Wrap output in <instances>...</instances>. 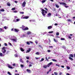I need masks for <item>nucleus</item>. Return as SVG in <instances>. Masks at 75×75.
I'll list each match as a JSON object with an SVG mask.
<instances>
[{
	"instance_id": "obj_1",
	"label": "nucleus",
	"mask_w": 75,
	"mask_h": 75,
	"mask_svg": "<svg viewBox=\"0 0 75 75\" xmlns=\"http://www.w3.org/2000/svg\"><path fill=\"white\" fill-rule=\"evenodd\" d=\"M42 12L41 13L43 16H45L46 15V14L44 13V11H45V13H47V11H45V10L43 9H42Z\"/></svg>"
},
{
	"instance_id": "obj_2",
	"label": "nucleus",
	"mask_w": 75,
	"mask_h": 75,
	"mask_svg": "<svg viewBox=\"0 0 75 75\" xmlns=\"http://www.w3.org/2000/svg\"><path fill=\"white\" fill-rule=\"evenodd\" d=\"M6 49V47H3L1 50V51L4 54V53H6V50L5 49Z\"/></svg>"
},
{
	"instance_id": "obj_3",
	"label": "nucleus",
	"mask_w": 75,
	"mask_h": 75,
	"mask_svg": "<svg viewBox=\"0 0 75 75\" xmlns=\"http://www.w3.org/2000/svg\"><path fill=\"white\" fill-rule=\"evenodd\" d=\"M60 4H62V5H64V6L65 7V8H67V7H69V6H67V4L65 3L64 2H62L61 3H60Z\"/></svg>"
},
{
	"instance_id": "obj_4",
	"label": "nucleus",
	"mask_w": 75,
	"mask_h": 75,
	"mask_svg": "<svg viewBox=\"0 0 75 75\" xmlns=\"http://www.w3.org/2000/svg\"><path fill=\"white\" fill-rule=\"evenodd\" d=\"M26 4V2L25 1H24L22 4V7H23L25 6V4Z\"/></svg>"
},
{
	"instance_id": "obj_5",
	"label": "nucleus",
	"mask_w": 75,
	"mask_h": 75,
	"mask_svg": "<svg viewBox=\"0 0 75 75\" xmlns=\"http://www.w3.org/2000/svg\"><path fill=\"white\" fill-rule=\"evenodd\" d=\"M26 71L28 73H31V70L29 69H27L26 70Z\"/></svg>"
},
{
	"instance_id": "obj_6",
	"label": "nucleus",
	"mask_w": 75,
	"mask_h": 75,
	"mask_svg": "<svg viewBox=\"0 0 75 75\" xmlns=\"http://www.w3.org/2000/svg\"><path fill=\"white\" fill-rule=\"evenodd\" d=\"M31 51V48H29L28 50H27V51L26 52V53H28V52H30Z\"/></svg>"
},
{
	"instance_id": "obj_7",
	"label": "nucleus",
	"mask_w": 75,
	"mask_h": 75,
	"mask_svg": "<svg viewBox=\"0 0 75 75\" xmlns=\"http://www.w3.org/2000/svg\"><path fill=\"white\" fill-rule=\"evenodd\" d=\"M14 31L16 33H17V32H18V31H19V30L17 29H14Z\"/></svg>"
},
{
	"instance_id": "obj_8",
	"label": "nucleus",
	"mask_w": 75,
	"mask_h": 75,
	"mask_svg": "<svg viewBox=\"0 0 75 75\" xmlns=\"http://www.w3.org/2000/svg\"><path fill=\"white\" fill-rule=\"evenodd\" d=\"M5 55H6L5 54H3L1 53H0V56H1V57H4Z\"/></svg>"
},
{
	"instance_id": "obj_9",
	"label": "nucleus",
	"mask_w": 75,
	"mask_h": 75,
	"mask_svg": "<svg viewBox=\"0 0 75 75\" xmlns=\"http://www.w3.org/2000/svg\"><path fill=\"white\" fill-rule=\"evenodd\" d=\"M29 18V16H25L23 18V19H28Z\"/></svg>"
},
{
	"instance_id": "obj_10",
	"label": "nucleus",
	"mask_w": 75,
	"mask_h": 75,
	"mask_svg": "<svg viewBox=\"0 0 75 75\" xmlns=\"http://www.w3.org/2000/svg\"><path fill=\"white\" fill-rule=\"evenodd\" d=\"M52 28V26H50L48 27L47 28L48 29H49V30H50V29H51V28Z\"/></svg>"
},
{
	"instance_id": "obj_11",
	"label": "nucleus",
	"mask_w": 75,
	"mask_h": 75,
	"mask_svg": "<svg viewBox=\"0 0 75 75\" xmlns=\"http://www.w3.org/2000/svg\"><path fill=\"white\" fill-rule=\"evenodd\" d=\"M28 27H26L24 29L22 28L23 30H28Z\"/></svg>"
},
{
	"instance_id": "obj_12",
	"label": "nucleus",
	"mask_w": 75,
	"mask_h": 75,
	"mask_svg": "<svg viewBox=\"0 0 75 75\" xmlns=\"http://www.w3.org/2000/svg\"><path fill=\"white\" fill-rule=\"evenodd\" d=\"M11 40H13V41H14L15 42H17V38H16L15 39H12Z\"/></svg>"
},
{
	"instance_id": "obj_13",
	"label": "nucleus",
	"mask_w": 75,
	"mask_h": 75,
	"mask_svg": "<svg viewBox=\"0 0 75 75\" xmlns=\"http://www.w3.org/2000/svg\"><path fill=\"white\" fill-rule=\"evenodd\" d=\"M4 30H3L1 28H0V32H4Z\"/></svg>"
},
{
	"instance_id": "obj_14",
	"label": "nucleus",
	"mask_w": 75,
	"mask_h": 75,
	"mask_svg": "<svg viewBox=\"0 0 75 75\" xmlns=\"http://www.w3.org/2000/svg\"><path fill=\"white\" fill-rule=\"evenodd\" d=\"M69 59L71 60V61H74V59H73V58H71V57H69Z\"/></svg>"
},
{
	"instance_id": "obj_15",
	"label": "nucleus",
	"mask_w": 75,
	"mask_h": 75,
	"mask_svg": "<svg viewBox=\"0 0 75 75\" xmlns=\"http://www.w3.org/2000/svg\"><path fill=\"white\" fill-rule=\"evenodd\" d=\"M70 57H71L72 58L74 57V55L72 54H71L69 55Z\"/></svg>"
},
{
	"instance_id": "obj_16",
	"label": "nucleus",
	"mask_w": 75,
	"mask_h": 75,
	"mask_svg": "<svg viewBox=\"0 0 75 75\" xmlns=\"http://www.w3.org/2000/svg\"><path fill=\"white\" fill-rule=\"evenodd\" d=\"M31 34V32L28 31L27 32V35H29V34Z\"/></svg>"
},
{
	"instance_id": "obj_17",
	"label": "nucleus",
	"mask_w": 75,
	"mask_h": 75,
	"mask_svg": "<svg viewBox=\"0 0 75 75\" xmlns=\"http://www.w3.org/2000/svg\"><path fill=\"white\" fill-rule=\"evenodd\" d=\"M46 61H48V60L49 59H51V58L50 57H49L48 58V59H47V57H46Z\"/></svg>"
},
{
	"instance_id": "obj_18",
	"label": "nucleus",
	"mask_w": 75,
	"mask_h": 75,
	"mask_svg": "<svg viewBox=\"0 0 75 75\" xmlns=\"http://www.w3.org/2000/svg\"><path fill=\"white\" fill-rule=\"evenodd\" d=\"M20 50L21 51H22V52H23V51H24V50L22 48V47H21L20 49Z\"/></svg>"
},
{
	"instance_id": "obj_19",
	"label": "nucleus",
	"mask_w": 75,
	"mask_h": 75,
	"mask_svg": "<svg viewBox=\"0 0 75 75\" xmlns=\"http://www.w3.org/2000/svg\"><path fill=\"white\" fill-rule=\"evenodd\" d=\"M52 61H54V62H57V60H55V59H52Z\"/></svg>"
},
{
	"instance_id": "obj_20",
	"label": "nucleus",
	"mask_w": 75,
	"mask_h": 75,
	"mask_svg": "<svg viewBox=\"0 0 75 75\" xmlns=\"http://www.w3.org/2000/svg\"><path fill=\"white\" fill-rule=\"evenodd\" d=\"M47 67L48 66H47V65L46 66V65H45L43 66V68H47Z\"/></svg>"
},
{
	"instance_id": "obj_21",
	"label": "nucleus",
	"mask_w": 75,
	"mask_h": 75,
	"mask_svg": "<svg viewBox=\"0 0 75 75\" xmlns=\"http://www.w3.org/2000/svg\"><path fill=\"white\" fill-rule=\"evenodd\" d=\"M56 7L57 8H59V5H58V4H55Z\"/></svg>"
},
{
	"instance_id": "obj_22",
	"label": "nucleus",
	"mask_w": 75,
	"mask_h": 75,
	"mask_svg": "<svg viewBox=\"0 0 75 75\" xmlns=\"http://www.w3.org/2000/svg\"><path fill=\"white\" fill-rule=\"evenodd\" d=\"M7 5L8 6H11V4H10L9 2L7 3Z\"/></svg>"
},
{
	"instance_id": "obj_23",
	"label": "nucleus",
	"mask_w": 75,
	"mask_h": 75,
	"mask_svg": "<svg viewBox=\"0 0 75 75\" xmlns=\"http://www.w3.org/2000/svg\"><path fill=\"white\" fill-rule=\"evenodd\" d=\"M67 21L68 22H71L72 21H71V20L70 19H67Z\"/></svg>"
},
{
	"instance_id": "obj_24",
	"label": "nucleus",
	"mask_w": 75,
	"mask_h": 75,
	"mask_svg": "<svg viewBox=\"0 0 75 75\" xmlns=\"http://www.w3.org/2000/svg\"><path fill=\"white\" fill-rule=\"evenodd\" d=\"M8 67L9 68H11V69H13V67H12L10 66H8Z\"/></svg>"
},
{
	"instance_id": "obj_25",
	"label": "nucleus",
	"mask_w": 75,
	"mask_h": 75,
	"mask_svg": "<svg viewBox=\"0 0 75 75\" xmlns=\"http://www.w3.org/2000/svg\"><path fill=\"white\" fill-rule=\"evenodd\" d=\"M54 74L55 75H58V73L56 72H54Z\"/></svg>"
},
{
	"instance_id": "obj_26",
	"label": "nucleus",
	"mask_w": 75,
	"mask_h": 75,
	"mask_svg": "<svg viewBox=\"0 0 75 75\" xmlns=\"http://www.w3.org/2000/svg\"><path fill=\"white\" fill-rule=\"evenodd\" d=\"M56 35L57 36L59 35V33L58 32L57 33Z\"/></svg>"
},
{
	"instance_id": "obj_27",
	"label": "nucleus",
	"mask_w": 75,
	"mask_h": 75,
	"mask_svg": "<svg viewBox=\"0 0 75 75\" xmlns=\"http://www.w3.org/2000/svg\"><path fill=\"white\" fill-rule=\"evenodd\" d=\"M45 1H46L45 0H43L42 1V3H45Z\"/></svg>"
},
{
	"instance_id": "obj_28",
	"label": "nucleus",
	"mask_w": 75,
	"mask_h": 75,
	"mask_svg": "<svg viewBox=\"0 0 75 75\" xmlns=\"http://www.w3.org/2000/svg\"><path fill=\"white\" fill-rule=\"evenodd\" d=\"M60 40H65V38H61V39H60Z\"/></svg>"
},
{
	"instance_id": "obj_29",
	"label": "nucleus",
	"mask_w": 75,
	"mask_h": 75,
	"mask_svg": "<svg viewBox=\"0 0 75 75\" xmlns=\"http://www.w3.org/2000/svg\"><path fill=\"white\" fill-rule=\"evenodd\" d=\"M8 74L9 75H11V73H10V72H9V71L8 72Z\"/></svg>"
},
{
	"instance_id": "obj_30",
	"label": "nucleus",
	"mask_w": 75,
	"mask_h": 75,
	"mask_svg": "<svg viewBox=\"0 0 75 75\" xmlns=\"http://www.w3.org/2000/svg\"><path fill=\"white\" fill-rule=\"evenodd\" d=\"M1 11H4V9H2L0 10Z\"/></svg>"
},
{
	"instance_id": "obj_31",
	"label": "nucleus",
	"mask_w": 75,
	"mask_h": 75,
	"mask_svg": "<svg viewBox=\"0 0 75 75\" xmlns=\"http://www.w3.org/2000/svg\"><path fill=\"white\" fill-rule=\"evenodd\" d=\"M26 44H28V45H30V42H26Z\"/></svg>"
},
{
	"instance_id": "obj_32",
	"label": "nucleus",
	"mask_w": 75,
	"mask_h": 75,
	"mask_svg": "<svg viewBox=\"0 0 75 75\" xmlns=\"http://www.w3.org/2000/svg\"><path fill=\"white\" fill-rule=\"evenodd\" d=\"M54 33V32L53 31H52L49 32H48V33Z\"/></svg>"
},
{
	"instance_id": "obj_33",
	"label": "nucleus",
	"mask_w": 75,
	"mask_h": 75,
	"mask_svg": "<svg viewBox=\"0 0 75 75\" xmlns=\"http://www.w3.org/2000/svg\"><path fill=\"white\" fill-rule=\"evenodd\" d=\"M48 16H51V13H49L48 14Z\"/></svg>"
},
{
	"instance_id": "obj_34",
	"label": "nucleus",
	"mask_w": 75,
	"mask_h": 75,
	"mask_svg": "<svg viewBox=\"0 0 75 75\" xmlns=\"http://www.w3.org/2000/svg\"><path fill=\"white\" fill-rule=\"evenodd\" d=\"M54 41L55 42H57V41L55 39H54Z\"/></svg>"
},
{
	"instance_id": "obj_35",
	"label": "nucleus",
	"mask_w": 75,
	"mask_h": 75,
	"mask_svg": "<svg viewBox=\"0 0 75 75\" xmlns=\"http://www.w3.org/2000/svg\"><path fill=\"white\" fill-rule=\"evenodd\" d=\"M36 55H39L40 53H39V52H37L36 53Z\"/></svg>"
},
{
	"instance_id": "obj_36",
	"label": "nucleus",
	"mask_w": 75,
	"mask_h": 75,
	"mask_svg": "<svg viewBox=\"0 0 75 75\" xmlns=\"http://www.w3.org/2000/svg\"><path fill=\"white\" fill-rule=\"evenodd\" d=\"M67 68L68 69H70V67L69 66L67 67Z\"/></svg>"
},
{
	"instance_id": "obj_37",
	"label": "nucleus",
	"mask_w": 75,
	"mask_h": 75,
	"mask_svg": "<svg viewBox=\"0 0 75 75\" xmlns=\"http://www.w3.org/2000/svg\"><path fill=\"white\" fill-rule=\"evenodd\" d=\"M35 43L36 44H38V41H37V40H35Z\"/></svg>"
},
{
	"instance_id": "obj_38",
	"label": "nucleus",
	"mask_w": 75,
	"mask_h": 75,
	"mask_svg": "<svg viewBox=\"0 0 75 75\" xmlns=\"http://www.w3.org/2000/svg\"><path fill=\"white\" fill-rule=\"evenodd\" d=\"M44 60V58H42L41 59V60H40V61H42Z\"/></svg>"
},
{
	"instance_id": "obj_39",
	"label": "nucleus",
	"mask_w": 75,
	"mask_h": 75,
	"mask_svg": "<svg viewBox=\"0 0 75 75\" xmlns=\"http://www.w3.org/2000/svg\"><path fill=\"white\" fill-rule=\"evenodd\" d=\"M11 10H16V8H12Z\"/></svg>"
},
{
	"instance_id": "obj_40",
	"label": "nucleus",
	"mask_w": 75,
	"mask_h": 75,
	"mask_svg": "<svg viewBox=\"0 0 75 75\" xmlns=\"http://www.w3.org/2000/svg\"><path fill=\"white\" fill-rule=\"evenodd\" d=\"M21 67H24V65H23V64H21Z\"/></svg>"
},
{
	"instance_id": "obj_41",
	"label": "nucleus",
	"mask_w": 75,
	"mask_h": 75,
	"mask_svg": "<svg viewBox=\"0 0 75 75\" xmlns=\"http://www.w3.org/2000/svg\"><path fill=\"white\" fill-rule=\"evenodd\" d=\"M56 66L58 67H59V65H58V64H56Z\"/></svg>"
},
{
	"instance_id": "obj_42",
	"label": "nucleus",
	"mask_w": 75,
	"mask_h": 75,
	"mask_svg": "<svg viewBox=\"0 0 75 75\" xmlns=\"http://www.w3.org/2000/svg\"><path fill=\"white\" fill-rule=\"evenodd\" d=\"M4 28H5V30H6V29H7V27L6 26H4Z\"/></svg>"
},
{
	"instance_id": "obj_43",
	"label": "nucleus",
	"mask_w": 75,
	"mask_h": 75,
	"mask_svg": "<svg viewBox=\"0 0 75 75\" xmlns=\"http://www.w3.org/2000/svg\"><path fill=\"white\" fill-rule=\"evenodd\" d=\"M50 64H49V63L47 64V67H50Z\"/></svg>"
},
{
	"instance_id": "obj_44",
	"label": "nucleus",
	"mask_w": 75,
	"mask_h": 75,
	"mask_svg": "<svg viewBox=\"0 0 75 75\" xmlns=\"http://www.w3.org/2000/svg\"><path fill=\"white\" fill-rule=\"evenodd\" d=\"M69 38H70V39H71L72 38V37H71V36H69L68 37Z\"/></svg>"
},
{
	"instance_id": "obj_45",
	"label": "nucleus",
	"mask_w": 75,
	"mask_h": 75,
	"mask_svg": "<svg viewBox=\"0 0 75 75\" xmlns=\"http://www.w3.org/2000/svg\"><path fill=\"white\" fill-rule=\"evenodd\" d=\"M20 61H21V62H22V63H23V60H22V59H21Z\"/></svg>"
},
{
	"instance_id": "obj_46",
	"label": "nucleus",
	"mask_w": 75,
	"mask_h": 75,
	"mask_svg": "<svg viewBox=\"0 0 75 75\" xmlns=\"http://www.w3.org/2000/svg\"><path fill=\"white\" fill-rule=\"evenodd\" d=\"M49 64H50V65H52V62H51L50 63H49Z\"/></svg>"
},
{
	"instance_id": "obj_47",
	"label": "nucleus",
	"mask_w": 75,
	"mask_h": 75,
	"mask_svg": "<svg viewBox=\"0 0 75 75\" xmlns=\"http://www.w3.org/2000/svg\"><path fill=\"white\" fill-rule=\"evenodd\" d=\"M9 52V51H7L6 52V54H8Z\"/></svg>"
},
{
	"instance_id": "obj_48",
	"label": "nucleus",
	"mask_w": 75,
	"mask_h": 75,
	"mask_svg": "<svg viewBox=\"0 0 75 75\" xmlns=\"http://www.w3.org/2000/svg\"><path fill=\"white\" fill-rule=\"evenodd\" d=\"M19 20H19V19H16V22H17V21H19Z\"/></svg>"
},
{
	"instance_id": "obj_49",
	"label": "nucleus",
	"mask_w": 75,
	"mask_h": 75,
	"mask_svg": "<svg viewBox=\"0 0 75 75\" xmlns=\"http://www.w3.org/2000/svg\"><path fill=\"white\" fill-rule=\"evenodd\" d=\"M5 46H7V44L6 43H4Z\"/></svg>"
},
{
	"instance_id": "obj_50",
	"label": "nucleus",
	"mask_w": 75,
	"mask_h": 75,
	"mask_svg": "<svg viewBox=\"0 0 75 75\" xmlns=\"http://www.w3.org/2000/svg\"><path fill=\"white\" fill-rule=\"evenodd\" d=\"M44 9H45V10H47V11H48V9H47V8H44Z\"/></svg>"
},
{
	"instance_id": "obj_51",
	"label": "nucleus",
	"mask_w": 75,
	"mask_h": 75,
	"mask_svg": "<svg viewBox=\"0 0 75 75\" xmlns=\"http://www.w3.org/2000/svg\"><path fill=\"white\" fill-rule=\"evenodd\" d=\"M39 47H40V48H42V46H41V45H38Z\"/></svg>"
},
{
	"instance_id": "obj_52",
	"label": "nucleus",
	"mask_w": 75,
	"mask_h": 75,
	"mask_svg": "<svg viewBox=\"0 0 75 75\" xmlns=\"http://www.w3.org/2000/svg\"><path fill=\"white\" fill-rule=\"evenodd\" d=\"M62 74V73L61 72H60L59 73V75H61Z\"/></svg>"
},
{
	"instance_id": "obj_53",
	"label": "nucleus",
	"mask_w": 75,
	"mask_h": 75,
	"mask_svg": "<svg viewBox=\"0 0 75 75\" xmlns=\"http://www.w3.org/2000/svg\"><path fill=\"white\" fill-rule=\"evenodd\" d=\"M21 14H24V12H20Z\"/></svg>"
},
{
	"instance_id": "obj_54",
	"label": "nucleus",
	"mask_w": 75,
	"mask_h": 75,
	"mask_svg": "<svg viewBox=\"0 0 75 75\" xmlns=\"http://www.w3.org/2000/svg\"><path fill=\"white\" fill-rule=\"evenodd\" d=\"M48 52H51V50H49L47 51Z\"/></svg>"
},
{
	"instance_id": "obj_55",
	"label": "nucleus",
	"mask_w": 75,
	"mask_h": 75,
	"mask_svg": "<svg viewBox=\"0 0 75 75\" xmlns=\"http://www.w3.org/2000/svg\"><path fill=\"white\" fill-rule=\"evenodd\" d=\"M26 59H29V57H26Z\"/></svg>"
},
{
	"instance_id": "obj_56",
	"label": "nucleus",
	"mask_w": 75,
	"mask_h": 75,
	"mask_svg": "<svg viewBox=\"0 0 75 75\" xmlns=\"http://www.w3.org/2000/svg\"><path fill=\"white\" fill-rule=\"evenodd\" d=\"M54 25H56V26L58 25V24L57 23L54 24Z\"/></svg>"
},
{
	"instance_id": "obj_57",
	"label": "nucleus",
	"mask_w": 75,
	"mask_h": 75,
	"mask_svg": "<svg viewBox=\"0 0 75 75\" xmlns=\"http://www.w3.org/2000/svg\"><path fill=\"white\" fill-rule=\"evenodd\" d=\"M30 43H31V44H33V42L32 41H30Z\"/></svg>"
},
{
	"instance_id": "obj_58",
	"label": "nucleus",
	"mask_w": 75,
	"mask_h": 75,
	"mask_svg": "<svg viewBox=\"0 0 75 75\" xmlns=\"http://www.w3.org/2000/svg\"><path fill=\"white\" fill-rule=\"evenodd\" d=\"M18 55L16 54H15V56L16 57H17Z\"/></svg>"
},
{
	"instance_id": "obj_59",
	"label": "nucleus",
	"mask_w": 75,
	"mask_h": 75,
	"mask_svg": "<svg viewBox=\"0 0 75 75\" xmlns=\"http://www.w3.org/2000/svg\"><path fill=\"white\" fill-rule=\"evenodd\" d=\"M53 10L54 11H56V9L54 8L53 9Z\"/></svg>"
},
{
	"instance_id": "obj_60",
	"label": "nucleus",
	"mask_w": 75,
	"mask_h": 75,
	"mask_svg": "<svg viewBox=\"0 0 75 75\" xmlns=\"http://www.w3.org/2000/svg\"><path fill=\"white\" fill-rule=\"evenodd\" d=\"M15 75H20L19 74H15Z\"/></svg>"
},
{
	"instance_id": "obj_61",
	"label": "nucleus",
	"mask_w": 75,
	"mask_h": 75,
	"mask_svg": "<svg viewBox=\"0 0 75 75\" xmlns=\"http://www.w3.org/2000/svg\"><path fill=\"white\" fill-rule=\"evenodd\" d=\"M49 72H50V71H51V69H50L49 70Z\"/></svg>"
},
{
	"instance_id": "obj_62",
	"label": "nucleus",
	"mask_w": 75,
	"mask_h": 75,
	"mask_svg": "<svg viewBox=\"0 0 75 75\" xmlns=\"http://www.w3.org/2000/svg\"><path fill=\"white\" fill-rule=\"evenodd\" d=\"M66 75H70V74H69V73H67L66 74Z\"/></svg>"
},
{
	"instance_id": "obj_63",
	"label": "nucleus",
	"mask_w": 75,
	"mask_h": 75,
	"mask_svg": "<svg viewBox=\"0 0 75 75\" xmlns=\"http://www.w3.org/2000/svg\"><path fill=\"white\" fill-rule=\"evenodd\" d=\"M13 66H15V65H16V64H13Z\"/></svg>"
},
{
	"instance_id": "obj_64",
	"label": "nucleus",
	"mask_w": 75,
	"mask_h": 75,
	"mask_svg": "<svg viewBox=\"0 0 75 75\" xmlns=\"http://www.w3.org/2000/svg\"><path fill=\"white\" fill-rule=\"evenodd\" d=\"M61 67L62 68H64V66H61Z\"/></svg>"
}]
</instances>
